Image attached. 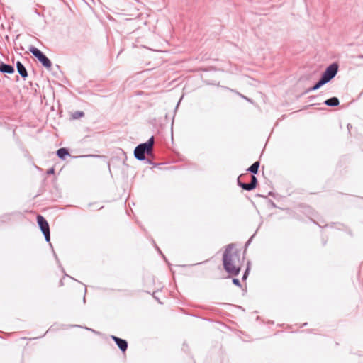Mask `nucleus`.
Segmentation results:
<instances>
[{
    "label": "nucleus",
    "instance_id": "7ed1b4c3",
    "mask_svg": "<svg viewBox=\"0 0 363 363\" xmlns=\"http://www.w3.org/2000/svg\"><path fill=\"white\" fill-rule=\"evenodd\" d=\"M153 143V138H151L147 143L140 144L135 149V157L140 160H144L145 153H149L152 151Z\"/></svg>",
    "mask_w": 363,
    "mask_h": 363
},
{
    "label": "nucleus",
    "instance_id": "f257e3e1",
    "mask_svg": "<svg viewBox=\"0 0 363 363\" xmlns=\"http://www.w3.org/2000/svg\"><path fill=\"white\" fill-rule=\"evenodd\" d=\"M225 270L231 275H237L240 271L244 262L241 250L233 245H229L223 256Z\"/></svg>",
    "mask_w": 363,
    "mask_h": 363
},
{
    "label": "nucleus",
    "instance_id": "ddd939ff",
    "mask_svg": "<svg viewBox=\"0 0 363 363\" xmlns=\"http://www.w3.org/2000/svg\"><path fill=\"white\" fill-rule=\"evenodd\" d=\"M250 183L255 186V188H256L257 184V180L255 176L251 177V182Z\"/></svg>",
    "mask_w": 363,
    "mask_h": 363
},
{
    "label": "nucleus",
    "instance_id": "0eeeda50",
    "mask_svg": "<svg viewBox=\"0 0 363 363\" xmlns=\"http://www.w3.org/2000/svg\"><path fill=\"white\" fill-rule=\"evenodd\" d=\"M16 67L18 73L21 74V76L24 79L28 77V73L23 64L20 62H17Z\"/></svg>",
    "mask_w": 363,
    "mask_h": 363
},
{
    "label": "nucleus",
    "instance_id": "423d86ee",
    "mask_svg": "<svg viewBox=\"0 0 363 363\" xmlns=\"http://www.w3.org/2000/svg\"><path fill=\"white\" fill-rule=\"evenodd\" d=\"M112 338L115 341V342L117 344L118 347L123 352H125L127 350L128 344L125 340L121 339L119 337H115V336H113Z\"/></svg>",
    "mask_w": 363,
    "mask_h": 363
},
{
    "label": "nucleus",
    "instance_id": "2eb2a0df",
    "mask_svg": "<svg viewBox=\"0 0 363 363\" xmlns=\"http://www.w3.org/2000/svg\"><path fill=\"white\" fill-rule=\"evenodd\" d=\"M76 114H77L78 116H82L84 115V113L82 112H80V113H76Z\"/></svg>",
    "mask_w": 363,
    "mask_h": 363
},
{
    "label": "nucleus",
    "instance_id": "20e7f679",
    "mask_svg": "<svg viewBox=\"0 0 363 363\" xmlns=\"http://www.w3.org/2000/svg\"><path fill=\"white\" fill-rule=\"evenodd\" d=\"M29 50L45 68H51L52 63L50 60L40 50L35 47H31Z\"/></svg>",
    "mask_w": 363,
    "mask_h": 363
},
{
    "label": "nucleus",
    "instance_id": "4468645a",
    "mask_svg": "<svg viewBox=\"0 0 363 363\" xmlns=\"http://www.w3.org/2000/svg\"><path fill=\"white\" fill-rule=\"evenodd\" d=\"M233 284H235V285H237V286H240V281H239L238 279H233Z\"/></svg>",
    "mask_w": 363,
    "mask_h": 363
},
{
    "label": "nucleus",
    "instance_id": "f03ea898",
    "mask_svg": "<svg viewBox=\"0 0 363 363\" xmlns=\"http://www.w3.org/2000/svg\"><path fill=\"white\" fill-rule=\"evenodd\" d=\"M338 69V66L336 64H332L328 67H327L326 70L323 74L321 79L319 80L316 84L311 88V90H316L322 86L323 84L328 82L330 79H332L337 74Z\"/></svg>",
    "mask_w": 363,
    "mask_h": 363
},
{
    "label": "nucleus",
    "instance_id": "6e6552de",
    "mask_svg": "<svg viewBox=\"0 0 363 363\" xmlns=\"http://www.w3.org/2000/svg\"><path fill=\"white\" fill-rule=\"evenodd\" d=\"M0 71L4 73L12 74L14 72V69L12 66L6 64L0 65Z\"/></svg>",
    "mask_w": 363,
    "mask_h": 363
},
{
    "label": "nucleus",
    "instance_id": "1a4fd4ad",
    "mask_svg": "<svg viewBox=\"0 0 363 363\" xmlns=\"http://www.w3.org/2000/svg\"><path fill=\"white\" fill-rule=\"evenodd\" d=\"M325 104L326 105H328V106H337L339 104V100L336 97H333V98H330L329 99H327L325 101Z\"/></svg>",
    "mask_w": 363,
    "mask_h": 363
},
{
    "label": "nucleus",
    "instance_id": "9b49d317",
    "mask_svg": "<svg viewBox=\"0 0 363 363\" xmlns=\"http://www.w3.org/2000/svg\"><path fill=\"white\" fill-rule=\"evenodd\" d=\"M238 184L240 186H241L243 189L247 191H250L255 189V186L251 184H245V183H241L238 181Z\"/></svg>",
    "mask_w": 363,
    "mask_h": 363
},
{
    "label": "nucleus",
    "instance_id": "f8f14e48",
    "mask_svg": "<svg viewBox=\"0 0 363 363\" xmlns=\"http://www.w3.org/2000/svg\"><path fill=\"white\" fill-rule=\"evenodd\" d=\"M259 167V162H255L254 164H252L248 169V171H250L252 173L256 174L258 172V169Z\"/></svg>",
    "mask_w": 363,
    "mask_h": 363
},
{
    "label": "nucleus",
    "instance_id": "9d476101",
    "mask_svg": "<svg viewBox=\"0 0 363 363\" xmlns=\"http://www.w3.org/2000/svg\"><path fill=\"white\" fill-rule=\"evenodd\" d=\"M57 155L60 158L64 159L65 156L69 155V152L65 148H60L57 151Z\"/></svg>",
    "mask_w": 363,
    "mask_h": 363
},
{
    "label": "nucleus",
    "instance_id": "39448f33",
    "mask_svg": "<svg viewBox=\"0 0 363 363\" xmlns=\"http://www.w3.org/2000/svg\"><path fill=\"white\" fill-rule=\"evenodd\" d=\"M37 222H38V224L41 231L43 232V233L45 238L46 241L49 242L50 239V227H49V225H48L47 220L41 215H38L37 216Z\"/></svg>",
    "mask_w": 363,
    "mask_h": 363
}]
</instances>
